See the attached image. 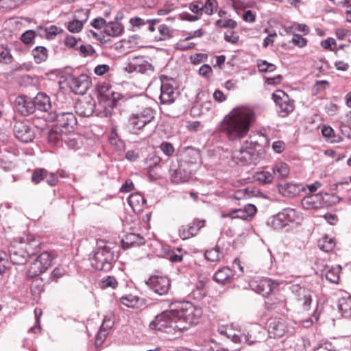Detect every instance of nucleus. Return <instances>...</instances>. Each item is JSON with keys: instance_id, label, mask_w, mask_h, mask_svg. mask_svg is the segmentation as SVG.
Returning a JSON list of instances; mask_svg holds the SVG:
<instances>
[{"instance_id": "f257e3e1", "label": "nucleus", "mask_w": 351, "mask_h": 351, "mask_svg": "<svg viewBox=\"0 0 351 351\" xmlns=\"http://www.w3.org/2000/svg\"><path fill=\"white\" fill-rule=\"evenodd\" d=\"M202 314L201 310L190 302H176L169 305V309L156 315L149 324L152 330L172 334L176 337L196 324Z\"/></svg>"}, {"instance_id": "f03ea898", "label": "nucleus", "mask_w": 351, "mask_h": 351, "mask_svg": "<svg viewBox=\"0 0 351 351\" xmlns=\"http://www.w3.org/2000/svg\"><path fill=\"white\" fill-rule=\"evenodd\" d=\"M254 119V112L245 107H237L226 115L221 130L230 141H240L247 136Z\"/></svg>"}, {"instance_id": "7ed1b4c3", "label": "nucleus", "mask_w": 351, "mask_h": 351, "mask_svg": "<svg viewBox=\"0 0 351 351\" xmlns=\"http://www.w3.org/2000/svg\"><path fill=\"white\" fill-rule=\"evenodd\" d=\"M40 243L36 239L27 241L14 242L9 247L10 258L15 265L25 264L28 258L33 255L39 246Z\"/></svg>"}, {"instance_id": "20e7f679", "label": "nucleus", "mask_w": 351, "mask_h": 351, "mask_svg": "<svg viewBox=\"0 0 351 351\" xmlns=\"http://www.w3.org/2000/svg\"><path fill=\"white\" fill-rule=\"evenodd\" d=\"M113 258V252L107 246L97 247L90 256L91 265L95 269L104 271H108L112 269Z\"/></svg>"}, {"instance_id": "39448f33", "label": "nucleus", "mask_w": 351, "mask_h": 351, "mask_svg": "<svg viewBox=\"0 0 351 351\" xmlns=\"http://www.w3.org/2000/svg\"><path fill=\"white\" fill-rule=\"evenodd\" d=\"M50 119L56 121V127L64 130L65 134L71 132L77 125V119L73 112L62 110L51 112Z\"/></svg>"}, {"instance_id": "423d86ee", "label": "nucleus", "mask_w": 351, "mask_h": 351, "mask_svg": "<svg viewBox=\"0 0 351 351\" xmlns=\"http://www.w3.org/2000/svg\"><path fill=\"white\" fill-rule=\"evenodd\" d=\"M154 118V111L150 108H145L142 110L133 113L129 118L128 124L131 130H135L143 129L147 124L149 123Z\"/></svg>"}, {"instance_id": "0eeeda50", "label": "nucleus", "mask_w": 351, "mask_h": 351, "mask_svg": "<svg viewBox=\"0 0 351 351\" xmlns=\"http://www.w3.org/2000/svg\"><path fill=\"white\" fill-rule=\"evenodd\" d=\"M272 98L278 106V113L282 117L288 116L294 110L293 101L282 90H278L272 94Z\"/></svg>"}, {"instance_id": "6e6552de", "label": "nucleus", "mask_w": 351, "mask_h": 351, "mask_svg": "<svg viewBox=\"0 0 351 351\" xmlns=\"http://www.w3.org/2000/svg\"><path fill=\"white\" fill-rule=\"evenodd\" d=\"M146 285L154 293L159 295H166L170 289V280L166 276H151L147 281Z\"/></svg>"}, {"instance_id": "1a4fd4ad", "label": "nucleus", "mask_w": 351, "mask_h": 351, "mask_svg": "<svg viewBox=\"0 0 351 351\" xmlns=\"http://www.w3.org/2000/svg\"><path fill=\"white\" fill-rule=\"evenodd\" d=\"M291 289L295 294L298 306L304 311H308L312 302V291L298 285H292Z\"/></svg>"}, {"instance_id": "9d476101", "label": "nucleus", "mask_w": 351, "mask_h": 351, "mask_svg": "<svg viewBox=\"0 0 351 351\" xmlns=\"http://www.w3.org/2000/svg\"><path fill=\"white\" fill-rule=\"evenodd\" d=\"M13 132L15 137L23 143L31 142L35 136L33 129L27 121H16Z\"/></svg>"}, {"instance_id": "9b49d317", "label": "nucleus", "mask_w": 351, "mask_h": 351, "mask_svg": "<svg viewBox=\"0 0 351 351\" xmlns=\"http://www.w3.org/2000/svg\"><path fill=\"white\" fill-rule=\"evenodd\" d=\"M193 169L185 165V163L178 161V166L173 165L171 168V179L176 184L186 182L191 176Z\"/></svg>"}, {"instance_id": "f8f14e48", "label": "nucleus", "mask_w": 351, "mask_h": 351, "mask_svg": "<svg viewBox=\"0 0 351 351\" xmlns=\"http://www.w3.org/2000/svg\"><path fill=\"white\" fill-rule=\"evenodd\" d=\"M14 105L15 109L23 116H28L35 112L34 100L26 95L16 97Z\"/></svg>"}, {"instance_id": "ddd939ff", "label": "nucleus", "mask_w": 351, "mask_h": 351, "mask_svg": "<svg viewBox=\"0 0 351 351\" xmlns=\"http://www.w3.org/2000/svg\"><path fill=\"white\" fill-rule=\"evenodd\" d=\"M96 102L91 97L78 100L75 104V112L81 117H88L95 110Z\"/></svg>"}, {"instance_id": "4468645a", "label": "nucleus", "mask_w": 351, "mask_h": 351, "mask_svg": "<svg viewBox=\"0 0 351 351\" xmlns=\"http://www.w3.org/2000/svg\"><path fill=\"white\" fill-rule=\"evenodd\" d=\"M279 285V282L267 278L261 279L252 285L253 289L264 297L269 295Z\"/></svg>"}, {"instance_id": "2eb2a0df", "label": "nucleus", "mask_w": 351, "mask_h": 351, "mask_svg": "<svg viewBox=\"0 0 351 351\" xmlns=\"http://www.w3.org/2000/svg\"><path fill=\"white\" fill-rule=\"evenodd\" d=\"M90 83L86 75H80L77 77H73L69 81V86L75 94L84 95L89 88Z\"/></svg>"}, {"instance_id": "dca6fc26", "label": "nucleus", "mask_w": 351, "mask_h": 351, "mask_svg": "<svg viewBox=\"0 0 351 351\" xmlns=\"http://www.w3.org/2000/svg\"><path fill=\"white\" fill-rule=\"evenodd\" d=\"M286 328L285 322L281 318H271L268 322V332L271 338L282 337Z\"/></svg>"}, {"instance_id": "f3484780", "label": "nucleus", "mask_w": 351, "mask_h": 351, "mask_svg": "<svg viewBox=\"0 0 351 351\" xmlns=\"http://www.w3.org/2000/svg\"><path fill=\"white\" fill-rule=\"evenodd\" d=\"M200 159V153L198 149L187 147L181 155L179 162L185 163V165L194 169Z\"/></svg>"}, {"instance_id": "a211bd4d", "label": "nucleus", "mask_w": 351, "mask_h": 351, "mask_svg": "<svg viewBox=\"0 0 351 351\" xmlns=\"http://www.w3.org/2000/svg\"><path fill=\"white\" fill-rule=\"evenodd\" d=\"M325 198L322 193L307 195L301 201V204L304 209H318L324 206Z\"/></svg>"}, {"instance_id": "6ab92c4d", "label": "nucleus", "mask_w": 351, "mask_h": 351, "mask_svg": "<svg viewBox=\"0 0 351 351\" xmlns=\"http://www.w3.org/2000/svg\"><path fill=\"white\" fill-rule=\"evenodd\" d=\"M121 243L123 249L128 250L144 245L145 239L140 234L129 233L122 238Z\"/></svg>"}, {"instance_id": "aec40b11", "label": "nucleus", "mask_w": 351, "mask_h": 351, "mask_svg": "<svg viewBox=\"0 0 351 351\" xmlns=\"http://www.w3.org/2000/svg\"><path fill=\"white\" fill-rule=\"evenodd\" d=\"M159 99L162 104H170L175 101L176 93L171 84L162 82Z\"/></svg>"}, {"instance_id": "412c9836", "label": "nucleus", "mask_w": 351, "mask_h": 351, "mask_svg": "<svg viewBox=\"0 0 351 351\" xmlns=\"http://www.w3.org/2000/svg\"><path fill=\"white\" fill-rule=\"evenodd\" d=\"M130 66L133 69L134 71L141 73H149L154 71V67L152 64H150L143 57L134 58L130 64Z\"/></svg>"}, {"instance_id": "4be33fe9", "label": "nucleus", "mask_w": 351, "mask_h": 351, "mask_svg": "<svg viewBox=\"0 0 351 351\" xmlns=\"http://www.w3.org/2000/svg\"><path fill=\"white\" fill-rule=\"evenodd\" d=\"M234 271L228 267L219 269L213 276V280L218 283L226 285L230 283L234 278Z\"/></svg>"}, {"instance_id": "5701e85b", "label": "nucleus", "mask_w": 351, "mask_h": 351, "mask_svg": "<svg viewBox=\"0 0 351 351\" xmlns=\"http://www.w3.org/2000/svg\"><path fill=\"white\" fill-rule=\"evenodd\" d=\"M33 100L35 110L38 109L40 111L49 112L52 108L50 97L44 93H38Z\"/></svg>"}, {"instance_id": "b1692460", "label": "nucleus", "mask_w": 351, "mask_h": 351, "mask_svg": "<svg viewBox=\"0 0 351 351\" xmlns=\"http://www.w3.org/2000/svg\"><path fill=\"white\" fill-rule=\"evenodd\" d=\"M128 202L134 212L140 213L145 208L146 199L141 194L136 193L130 195Z\"/></svg>"}, {"instance_id": "393cba45", "label": "nucleus", "mask_w": 351, "mask_h": 351, "mask_svg": "<svg viewBox=\"0 0 351 351\" xmlns=\"http://www.w3.org/2000/svg\"><path fill=\"white\" fill-rule=\"evenodd\" d=\"M121 302L130 308H141L145 305L146 300L136 295H129L121 297Z\"/></svg>"}, {"instance_id": "a878e982", "label": "nucleus", "mask_w": 351, "mask_h": 351, "mask_svg": "<svg viewBox=\"0 0 351 351\" xmlns=\"http://www.w3.org/2000/svg\"><path fill=\"white\" fill-rule=\"evenodd\" d=\"M253 155L254 152L242 147L240 150L233 152L232 157L243 164H247L252 161Z\"/></svg>"}, {"instance_id": "bb28decb", "label": "nucleus", "mask_w": 351, "mask_h": 351, "mask_svg": "<svg viewBox=\"0 0 351 351\" xmlns=\"http://www.w3.org/2000/svg\"><path fill=\"white\" fill-rule=\"evenodd\" d=\"M123 31V25L119 22H110L104 26V32L110 36H119Z\"/></svg>"}, {"instance_id": "cd10ccee", "label": "nucleus", "mask_w": 351, "mask_h": 351, "mask_svg": "<svg viewBox=\"0 0 351 351\" xmlns=\"http://www.w3.org/2000/svg\"><path fill=\"white\" fill-rule=\"evenodd\" d=\"M301 190V187L299 184L287 183L283 185H280L279 187V191L284 196L293 197L296 195Z\"/></svg>"}, {"instance_id": "c85d7f7f", "label": "nucleus", "mask_w": 351, "mask_h": 351, "mask_svg": "<svg viewBox=\"0 0 351 351\" xmlns=\"http://www.w3.org/2000/svg\"><path fill=\"white\" fill-rule=\"evenodd\" d=\"M66 134L63 130L58 127L53 128L48 133V142L51 145H58L62 140L63 135Z\"/></svg>"}, {"instance_id": "c756f323", "label": "nucleus", "mask_w": 351, "mask_h": 351, "mask_svg": "<svg viewBox=\"0 0 351 351\" xmlns=\"http://www.w3.org/2000/svg\"><path fill=\"white\" fill-rule=\"evenodd\" d=\"M272 173L279 179L286 178L289 174V167L285 162H278L274 166Z\"/></svg>"}, {"instance_id": "7c9ffc66", "label": "nucleus", "mask_w": 351, "mask_h": 351, "mask_svg": "<svg viewBox=\"0 0 351 351\" xmlns=\"http://www.w3.org/2000/svg\"><path fill=\"white\" fill-rule=\"evenodd\" d=\"M32 56L35 62L40 64L47 59L48 51L45 47L38 46L32 50Z\"/></svg>"}, {"instance_id": "2f4dec72", "label": "nucleus", "mask_w": 351, "mask_h": 351, "mask_svg": "<svg viewBox=\"0 0 351 351\" xmlns=\"http://www.w3.org/2000/svg\"><path fill=\"white\" fill-rule=\"evenodd\" d=\"M338 306L343 317H351V296L341 298Z\"/></svg>"}, {"instance_id": "473e14b6", "label": "nucleus", "mask_w": 351, "mask_h": 351, "mask_svg": "<svg viewBox=\"0 0 351 351\" xmlns=\"http://www.w3.org/2000/svg\"><path fill=\"white\" fill-rule=\"evenodd\" d=\"M109 143L114 147L117 152H122L125 147L124 141H122L119 136L117 133L112 130L109 136Z\"/></svg>"}, {"instance_id": "72a5a7b5", "label": "nucleus", "mask_w": 351, "mask_h": 351, "mask_svg": "<svg viewBox=\"0 0 351 351\" xmlns=\"http://www.w3.org/2000/svg\"><path fill=\"white\" fill-rule=\"evenodd\" d=\"M46 270L41 264L36 259L30 265L29 269L27 271V276L29 278H33L36 276H39Z\"/></svg>"}, {"instance_id": "f704fd0d", "label": "nucleus", "mask_w": 351, "mask_h": 351, "mask_svg": "<svg viewBox=\"0 0 351 351\" xmlns=\"http://www.w3.org/2000/svg\"><path fill=\"white\" fill-rule=\"evenodd\" d=\"M318 245L322 250L328 252L334 249L335 243L332 238L325 235L319 240Z\"/></svg>"}, {"instance_id": "c9c22d12", "label": "nucleus", "mask_w": 351, "mask_h": 351, "mask_svg": "<svg viewBox=\"0 0 351 351\" xmlns=\"http://www.w3.org/2000/svg\"><path fill=\"white\" fill-rule=\"evenodd\" d=\"M254 178L255 180L259 182L260 183L267 184L272 182L274 179V175L269 171H262L256 172Z\"/></svg>"}, {"instance_id": "e433bc0d", "label": "nucleus", "mask_w": 351, "mask_h": 351, "mask_svg": "<svg viewBox=\"0 0 351 351\" xmlns=\"http://www.w3.org/2000/svg\"><path fill=\"white\" fill-rule=\"evenodd\" d=\"M160 161L161 158L159 156L155 154H150L145 159V164L149 170L160 169Z\"/></svg>"}, {"instance_id": "4c0bfd02", "label": "nucleus", "mask_w": 351, "mask_h": 351, "mask_svg": "<svg viewBox=\"0 0 351 351\" xmlns=\"http://www.w3.org/2000/svg\"><path fill=\"white\" fill-rule=\"evenodd\" d=\"M282 212L287 219V221H288L289 223L293 222L298 223L300 219V213L293 208H286L282 210Z\"/></svg>"}, {"instance_id": "58836bf2", "label": "nucleus", "mask_w": 351, "mask_h": 351, "mask_svg": "<svg viewBox=\"0 0 351 351\" xmlns=\"http://www.w3.org/2000/svg\"><path fill=\"white\" fill-rule=\"evenodd\" d=\"M53 258V256L51 253L49 252H43L36 258V260L45 267V269L47 270L51 265Z\"/></svg>"}, {"instance_id": "ea45409f", "label": "nucleus", "mask_w": 351, "mask_h": 351, "mask_svg": "<svg viewBox=\"0 0 351 351\" xmlns=\"http://www.w3.org/2000/svg\"><path fill=\"white\" fill-rule=\"evenodd\" d=\"M341 267L339 265L337 267H333L329 269L326 274V278L332 282L337 283L339 280V272Z\"/></svg>"}, {"instance_id": "a19ab883", "label": "nucleus", "mask_w": 351, "mask_h": 351, "mask_svg": "<svg viewBox=\"0 0 351 351\" xmlns=\"http://www.w3.org/2000/svg\"><path fill=\"white\" fill-rule=\"evenodd\" d=\"M158 32L160 33V40H165L173 36V29L165 24L160 25L158 27Z\"/></svg>"}, {"instance_id": "79ce46f5", "label": "nucleus", "mask_w": 351, "mask_h": 351, "mask_svg": "<svg viewBox=\"0 0 351 351\" xmlns=\"http://www.w3.org/2000/svg\"><path fill=\"white\" fill-rule=\"evenodd\" d=\"M206 260L211 262L218 261L220 259L219 247L216 246L210 250H206L204 253Z\"/></svg>"}, {"instance_id": "37998d69", "label": "nucleus", "mask_w": 351, "mask_h": 351, "mask_svg": "<svg viewBox=\"0 0 351 351\" xmlns=\"http://www.w3.org/2000/svg\"><path fill=\"white\" fill-rule=\"evenodd\" d=\"M118 282L114 276H108L104 278L100 282V287L101 289L112 288L114 289L117 287Z\"/></svg>"}, {"instance_id": "c03bdc74", "label": "nucleus", "mask_w": 351, "mask_h": 351, "mask_svg": "<svg viewBox=\"0 0 351 351\" xmlns=\"http://www.w3.org/2000/svg\"><path fill=\"white\" fill-rule=\"evenodd\" d=\"M47 176V171L45 169H36L32 175V180L36 183L38 184L42 180H45V178Z\"/></svg>"}, {"instance_id": "a18cd8bd", "label": "nucleus", "mask_w": 351, "mask_h": 351, "mask_svg": "<svg viewBox=\"0 0 351 351\" xmlns=\"http://www.w3.org/2000/svg\"><path fill=\"white\" fill-rule=\"evenodd\" d=\"M100 106L103 108L102 110H99L98 114L100 117H110L113 111V101L110 100L104 104H100Z\"/></svg>"}, {"instance_id": "49530a36", "label": "nucleus", "mask_w": 351, "mask_h": 351, "mask_svg": "<svg viewBox=\"0 0 351 351\" xmlns=\"http://www.w3.org/2000/svg\"><path fill=\"white\" fill-rule=\"evenodd\" d=\"M149 21V19H145L138 16H134L130 19V23L132 25L133 30L136 31L141 27L145 25L147 22Z\"/></svg>"}, {"instance_id": "de8ad7c7", "label": "nucleus", "mask_w": 351, "mask_h": 351, "mask_svg": "<svg viewBox=\"0 0 351 351\" xmlns=\"http://www.w3.org/2000/svg\"><path fill=\"white\" fill-rule=\"evenodd\" d=\"M12 61V56L10 54V50L3 46H0V62L9 64Z\"/></svg>"}, {"instance_id": "09e8293b", "label": "nucleus", "mask_w": 351, "mask_h": 351, "mask_svg": "<svg viewBox=\"0 0 351 351\" xmlns=\"http://www.w3.org/2000/svg\"><path fill=\"white\" fill-rule=\"evenodd\" d=\"M176 250L178 252H181V250L180 248H176ZM166 258L171 261L172 263H178L182 261V255L180 254H177L175 250H169L166 254Z\"/></svg>"}, {"instance_id": "8fccbe9b", "label": "nucleus", "mask_w": 351, "mask_h": 351, "mask_svg": "<svg viewBox=\"0 0 351 351\" xmlns=\"http://www.w3.org/2000/svg\"><path fill=\"white\" fill-rule=\"evenodd\" d=\"M267 224L275 230H281L285 228V223H282L277 214L268 219Z\"/></svg>"}, {"instance_id": "3c124183", "label": "nucleus", "mask_w": 351, "mask_h": 351, "mask_svg": "<svg viewBox=\"0 0 351 351\" xmlns=\"http://www.w3.org/2000/svg\"><path fill=\"white\" fill-rule=\"evenodd\" d=\"M217 0H206L204 5H203V10L206 14L211 15L217 10Z\"/></svg>"}, {"instance_id": "603ef678", "label": "nucleus", "mask_w": 351, "mask_h": 351, "mask_svg": "<svg viewBox=\"0 0 351 351\" xmlns=\"http://www.w3.org/2000/svg\"><path fill=\"white\" fill-rule=\"evenodd\" d=\"M108 333V331L100 328L95 337V344L97 348H99L102 346Z\"/></svg>"}, {"instance_id": "864d4df0", "label": "nucleus", "mask_w": 351, "mask_h": 351, "mask_svg": "<svg viewBox=\"0 0 351 351\" xmlns=\"http://www.w3.org/2000/svg\"><path fill=\"white\" fill-rule=\"evenodd\" d=\"M205 226L204 220H197L193 221L189 225V230L190 232H193V237L195 236L198 231Z\"/></svg>"}, {"instance_id": "5fc2aeb1", "label": "nucleus", "mask_w": 351, "mask_h": 351, "mask_svg": "<svg viewBox=\"0 0 351 351\" xmlns=\"http://www.w3.org/2000/svg\"><path fill=\"white\" fill-rule=\"evenodd\" d=\"M159 148L167 156H172L175 152L174 147L171 143L169 142H162L160 145Z\"/></svg>"}, {"instance_id": "6e6d98bb", "label": "nucleus", "mask_w": 351, "mask_h": 351, "mask_svg": "<svg viewBox=\"0 0 351 351\" xmlns=\"http://www.w3.org/2000/svg\"><path fill=\"white\" fill-rule=\"evenodd\" d=\"M83 23L84 22L82 21L73 20L69 23L68 29L73 33L79 32L83 27Z\"/></svg>"}, {"instance_id": "4d7b16f0", "label": "nucleus", "mask_w": 351, "mask_h": 351, "mask_svg": "<svg viewBox=\"0 0 351 351\" xmlns=\"http://www.w3.org/2000/svg\"><path fill=\"white\" fill-rule=\"evenodd\" d=\"M223 217H230L231 218H239L245 219L247 217V215L246 212L243 211V210L242 209H234L229 212L228 214L223 215Z\"/></svg>"}, {"instance_id": "13d9d810", "label": "nucleus", "mask_w": 351, "mask_h": 351, "mask_svg": "<svg viewBox=\"0 0 351 351\" xmlns=\"http://www.w3.org/2000/svg\"><path fill=\"white\" fill-rule=\"evenodd\" d=\"M66 274V271L63 267H58L55 268L51 274L50 278L51 280L57 282L58 280L62 276H64Z\"/></svg>"}, {"instance_id": "bf43d9fd", "label": "nucleus", "mask_w": 351, "mask_h": 351, "mask_svg": "<svg viewBox=\"0 0 351 351\" xmlns=\"http://www.w3.org/2000/svg\"><path fill=\"white\" fill-rule=\"evenodd\" d=\"M259 145V142L254 139V137L250 136L245 142V144L242 146L252 152H254L256 147Z\"/></svg>"}, {"instance_id": "052dcab7", "label": "nucleus", "mask_w": 351, "mask_h": 351, "mask_svg": "<svg viewBox=\"0 0 351 351\" xmlns=\"http://www.w3.org/2000/svg\"><path fill=\"white\" fill-rule=\"evenodd\" d=\"M5 257V252H0V275H3L9 268L8 262Z\"/></svg>"}, {"instance_id": "680f3d73", "label": "nucleus", "mask_w": 351, "mask_h": 351, "mask_svg": "<svg viewBox=\"0 0 351 351\" xmlns=\"http://www.w3.org/2000/svg\"><path fill=\"white\" fill-rule=\"evenodd\" d=\"M35 37V32L33 30H27L21 35V40L26 45L32 43Z\"/></svg>"}, {"instance_id": "e2e57ef3", "label": "nucleus", "mask_w": 351, "mask_h": 351, "mask_svg": "<svg viewBox=\"0 0 351 351\" xmlns=\"http://www.w3.org/2000/svg\"><path fill=\"white\" fill-rule=\"evenodd\" d=\"M80 51L81 55L83 56L84 57L92 56L93 54H94L95 53V49L90 45H81L80 47Z\"/></svg>"}, {"instance_id": "0e129e2a", "label": "nucleus", "mask_w": 351, "mask_h": 351, "mask_svg": "<svg viewBox=\"0 0 351 351\" xmlns=\"http://www.w3.org/2000/svg\"><path fill=\"white\" fill-rule=\"evenodd\" d=\"M291 42L299 47H303L306 45V40L302 36L295 34L291 40Z\"/></svg>"}, {"instance_id": "69168bd1", "label": "nucleus", "mask_w": 351, "mask_h": 351, "mask_svg": "<svg viewBox=\"0 0 351 351\" xmlns=\"http://www.w3.org/2000/svg\"><path fill=\"white\" fill-rule=\"evenodd\" d=\"M113 324H114V322L112 319V318L109 316H105L100 328L109 332L110 330L113 326Z\"/></svg>"}, {"instance_id": "338daca9", "label": "nucleus", "mask_w": 351, "mask_h": 351, "mask_svg": "<svg viewBox=\"0 0 351 351\" xmlns=\"http://www.w3.org/2000/svg\"><path fill=\"white\" fill-rule=\"evenodd\" d=\"M110 69V67L108 64H99L95 66L94 69V73L99 76H101L106 73Z\"/></svg>"}, {"instance_id": "774afa93", "label": "nucleus", "mask_w": 351, "mask_h": 351, "mask_svg": "<svg viewBox=\"0 0 351 351\" xmlns=\"http://www.w3.org/2000/svg\"><path fill=\"white\" fill-rule=\"evenodd\" d=\"M0 167L5 171H10L14 167V164L10 160L2 158L0 160Z\"/></svg>"}]
</instances>
